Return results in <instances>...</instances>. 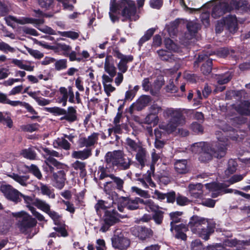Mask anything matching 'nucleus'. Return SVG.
<instances>
[{
    "mask_svg": "<svg viewBox=\"0 0 250 250\" xmlns=\"http://www.w3.org/2000/svg\"><path fill=\"white\" fill-rule=\"evenodd\" d=\"M165 118H169L167 125H160L159 128L167 131L168 133L176 132L182 137H186L189 134L185 129L177 127L183 126L186 123V119L181 108L167 107L163 111Z\"/></svg>",
    "mask_w": 250,
    "mask_h": 250,
    "instance_id": "f257e3e1",
    "label": "nucleus"
},
{
    "mask_svg": "<svg viewBox=\"0 0 250 250\" xmlns=\"http://www.w3.org/2000/svg\"><path fill=\"white\" fill-rule=\"evenodd\" d=\"M116 0H110V12L109 13L111 21L114 22L118 20L119 16L123 17V21L127 20L136 21L139 16L136 14L135 2L131 0H120L116 3Z\"/></svg>",
    "mask_w": 250,
    "mask_h": 250,
    "instance_id": "f03ea898",
    "label": "nucleus"
},
{
    "mask_svg": "<svg viewBox=\"0 0 250 250\" xmlns=\"http://www.w3.org/2000/svg\"><path fill=\"white\" fill-rule=\"evenodd\" d=\"M221 142L219 140L218 142L211 145L204 142H198L193 144L190 149L192 152L201 154L199 159L202 161H208L212 157L221 158L226 155L227 148L226 144Z\"/></svg>",
    "mask_w": 250,
    "mask_h": 250,
    "instance_id": "7ed1b4c3",
    "label": "nucleus"
},
{
    "mask_svg": "<svg viewBox=\"0 0 250 250\" xmlns=\"http://www.w3.org/2000/svg\"><path fill=\"white\" fill-rule=\"evenodd\" d=\"M188 227L193 233L207 240L209 235L214 232L215 224L210 220L193 216L190 218Z\"/></svg>",
    "mask_w": 250,
    "mask_h": 250,
    "instance_id": "20e7f679",
    "label": "nucleus"
},
{
    "mask_svg": "<svg viewBox=\"0 0 250 250\" xmlns=\"http://www.w3.org/2000/svg\"><path fill=\"white\" fill-rule=\"evenodd\" d=\"M104 162L106 167L116 166L122 170H127L130 168L132 161L126 157L122 150L109 151L104 156Z\"/></svg>",
    "mask_w": 250,
    "mask_h": 250,
    "instance_id": "39448f33",
    "label": "nucleus"
},
{
    "mask_svg": "<svg viewBox=\"0 0 250 250\" xmlns=\"http://www.w3.org/2000/svg\"><path fill=\"white\" fill-rule=\"evenodd\" d=\"M4 20L7 25L12 27L13 26V24L15 22L21 24L31 23L43 33L50 35L56 34L55 31L51 28L47 26L42 25L44 23V20L42 18L34 19L32 18L21 17L18 19L15 17L9 16L5 17Z\"/></svg>",
    "mask_w": 250,
    "mask_h": 250,
    "instance_id": "423d86ee",
    "label": "nucleus"
},
{
    "mask_svg": "<svg viewBox=\"0 0 250 250\" xmlns=\"http://www.w3.org/2000/svg\"><path fill=\"white\" fill-rule=\"evenodd\" d=\"M14 216L18 218L17 226L20 231L31 238L34 235L32 232L37 224L36 219L24 211L15 213Z\"/></svg>",
    "mask_w": 250,
    "mask_h": 250,
    "instance_id": "0eeeda50",
    "label": "nucleus"
},
{
    "mask_svg": "<svg viewBox=\"0 0 250 250\" xmlns=\"http://www.w3.org/2000/svg\"><path fill=\"white\" fill-rule=\"evenodd\" d=\"M44 153L43 156L45 158V165L43 166V169L46 172H53L54 167L58 169L63 166L62 164L57 161L54 157L60 158L62 157V154L58 152L50 149L48 148H43Z\"/></svg>",
    "mask_w": 250,
    "mask_h": 250,
    "instance_id": "6e6552de",
    "label": "nucleus"
},
{
    "mask_svg": "<svg viewBox=\"0 0 250 250\" xmlns=\"http://www.w3.org/2000/svg\"><path fill=\"white\" fill-rule=\"evenodd\" d=\"M160 158L159 156L155 152L152 153V161L153 164L150 165V169L147 170L146 173L144 174L142 176L140 174L136 173V177L137 178V180L140 182V184L144 188H149V187L155 188V184L152 181L151 176L153 175L155 167L154 164H155Z\"/></svg>",
    "mask_w": 250,
    "mask_h": 250,
    "instance_id": "1a4fd4ad",
    "label": "nucleus"
},
{
    "mask_svg": "<svg viewBox=\"0 0 250 250\" xmlns=\"http://www.w3.org/2000/svg\"><path fill=\"white\" fill-rule=\"evenodd\" d=\"M142 202H143V199L139 197L131 198L121 197L119 199L118 209L121 212H124L125 208L135 210L139 208V204Z\"/></svg>",
    "mask_w": 250,
    "mask_h": 250,
    "instance_id": "9d476101",
    "label": "nucleus"
},
{
    "mask_svg": "<svg viewBox=\"0 0 250 250\" xmlns=\"http://www.w3.org/2000/svg\"><path fill=\"white\" fill-rule=\"evenodd\" d=\"M126 216V215L118 213L115 209H109L106 210L104 216V225L102 227L101 230L103 232L106 231L110 226L118 222L120 218H123Z\"/></svg>",
    "mask_w": 250,
    "mask_h": 250,
    "instance_id": "9b49d317",
    "label": "nucleus"
},
{
    "mask_svg": "<svg viewBox=\"0 0 250 250\" xmlns=\"http://www.w3.org/2000/svg\"><path fill=\"white\" fill-rule=\"evenodd\" d=\"M59 92L57 102L59 104H62V106L66 105L67 100L71 103H75V95L72 87H61L59 89Z\"/></svg>",
    "mask_w": 250,
    "mask_h": 250,
    "instance_id": "f8f14e48",
    "label": "nucleus"
},
{
    "mask_svg": "<svg viewBox=\"0 0 250 250\" xmlns=\"http://www.w3.org/2000/svg\"><path fill=\"white\" fill-rule=\"evenodd\" d=\"M112 54L115 57L120 60L117 64V67L120 72L125 73L128 69L127 63L132 62L133 60V56L125 55L117 48L113 49Z\"/></svg>",
    "mask_w": 250,
    "mask_h": 250,
    "instance_id": "ddd939ff",
    "label": "nucleus"
},
{
    "mask_svg": "<svg viewBox=\"0 0 250 250\" xmlns=\"http://www.w3.org/2000/svg\"><path fill=\"white\" fill-rule=\"evenodd\" d=\"M0 191L6 199L15 203L21 201L22 194L10 185H1Z\"/></svg>",
    "mask_w": 250,
    "mask_h": 250,
    "instance_id": "4468645a",
    "label": "nucleus"
},
{
    "mask_svg": "<svg viewBox=\"0 0 250 250\" xmlns=\"http://www.w3.org/2000/svg\"><path fill=\"white\" fill-rule=\"evenodd\" d=\"M99 134L94 132L87 137H80L78 141V144L80 147L89 148L92 151L95 147V145L98 143Z\"/></svg>",
    "mask_w": 250,
    "mask_h": 250,
    "instance_id": "2eb2a0df",
    "label": "nucleus"
},
{
    "mask_svg": "<svg viewBox=\"0 0 250 250\" xmlns=\"http://www.w3.org/2000/svg\"><path fill=\"white\" fill-rule=\"evenodd\" d=\"M229 186V185H227L226 184L216 183L206 184V188L213 192L212 194L213 198L217 197L218 195L224 193L231 192L232 191L231 189L226 188V187Z\"/></svg>",
    "mask_w": 250,
    "mask_h": 250,
    "instance_id": "dca6fc26",
    "label": "nucleus"
},
{
    "mask_svg": "<svg viewBox=\"0 0 250 250\" xmlns=\"http://www.w3.org/2000/svg\"><path fill=\"white\" fill-rule=\"evenodd\" d=\"M62 166L58 168L54 167L53 172H47L48 174H53V177L55 181V187L58 189H62L64 186L65 178V173L64 171L62 169Z\"/></svg>",
    "mask_w": 250,
    "mask_h": 250,
    "instance_id": "f3484780",
    "label": "nucleus"
},
{
    "mask_svg": "<svg viewBox=\"0 0 250 250\" xmlns=\"http://www.w3.org/2000/svg\"><path fill=\"white\" fill-rule=\"evenodd\" d=\"M116 189L115 185L113 184L109 179H108L104 184V191L107 197L112 201V204H115V201L118 199V195L115 191Z\"/></svg>",
    "mask_w": 250,
    "mask_h": 250,
    "instance_id": "a211bd4d",
    "label": "nucleus"
},
{
    "mask_svg": "<svg viewBox=\"0 0 250 250\" xmlns=\"http://www.w3.org/2000/svg\"><path fill=\"white\" fill-rule=\"evenodd\" d=\"M112 243L113 247L120 250H125L127 249L129 245V240L123 236L115 235L112 239Z\"/></svg>",
    "mask_w": 250,
    "mask_h": 250,
    "instance_id": "6ab92c4d",
    "label": "nucleus"
},
{
    "mask_svg": "<svg viewBox=\"0 0 250 250\" xmlns=\"http://www.w3.org/2000/svg\"><path fill=\"white\" fill-rule=\"evenodd\" d=\"M231 10L229 4L222 2L220 4L214 6L212 9L211 16L215 19L219 18L227 12Z\"/></svg>",
    "mask_w": 250,
    "mask_h": 250,
    "instance_id": "aec40b11",
    "label": "nucleus"
},
{
    "mask_svg": "<svg viewBox=\"0 0 250 250\" xmlns=\"http://www.w3.org/2000/svg\"><path fill=\"white\" fill-rule=\"evenodd\" d=\"M134 235L139 237L141 240H145L152 235L150 229L142 226L134 227L132 229Z\"/></svg>",
    "mask_w": 250,
    "mask_h": 250,
    "instance_id": "412c9836",
    "label": "nucleus"
},
{
    "mask_svg": "<svg viewBox=\"0 0 250 250\" xmlns=\"http://www.w3.org/2000/svg\"><path fill=\"white\" fill-rule=\"evenodd\" d=\"M60 118V120H65L69 123H73L78 120L77 113L76 107L69 106L67 110L65 109V113Z\"/></svg>",
    "mask_w": 250,
    "mask_h": 250,
    "instance_id": "4be33fe9",
    "label": "nucleus"
},
{
    "mask_svg": "<svg viewBox=\"0 0 250 250\" xmlns=\"http://www.w3.org/2000/svg\"><path fill=\"white\" fill-rule=\"evenodd\" d=\"M188 188L189 194L192 199H200L203 197L202 185L201 184H190Z\"/></svg>",
    "mask_w": 250,
    "mask_h": 250,
    "instance_id": "5701e85b",
    "label": "nucleus"
},
{
    "mask_svg": "<svg viewBox=\"0 0 250 250\" xmlns=\"http://www.w3.org/2000/svg\"><path fill=\"white\" fill-rule=\"evenodd\" d=\"M187 28L188 31L185 34V38L186 40H189L195 36L200 28V25L195 22L189 21L187 24Z\"/></svg>",
    "mask_w": 250,
    "mask_h": 250,
    "instance_id": "b1692460",
    "label": "nucleus"
},
{
    "mask_svg": "<svg viewBox=\"0 0 250 250\" xmlns=\"http://www.w3.org/2000/svg\"><path fill=\"white\" fill-rule=\"evenodd\" d=\"M198 60L199 62L206 60V62L202 64L201 70L204 75L210 73L212 70V60L208 59L207 55L204 54L199 55Z\"/></svg>",
    "mask_w": 250,
    "mask_h": 250,
    "instance_id": "393cba45",
    "label": "nucleus"
},
{
    "mask_svg": "<svg viewBox=\"0 0 250 250\" xmlns=\"http://www.w3.org/2000/svg\"><path fill=\"white\" fill-rule=\"evenodd\" d=\"M174 167L179 174H185L188 171L187 160L185 159L174 160Z\"/></svg>",
    "mask_w": 250,
    "mask_h": 250,
    "instance_id": "a878e982",
    "label": "nucleus"
},
{
    "mask_svg": "<svg viewBox=\"0 0 250 250\" xmlns=\"http://www.w3.org/2000/svg\"><path fill=\"white\" fill-rule=\"evenodd\" d=\"M91 155L92 151L89 148H85L82 150L73 151L71 154L72 158L82 160H86L91 157Z\"/></svg>",
    "mask_w": 250,
    "mask_h": 250,
    "instance_id": "bb28decb",
    "label": "nucleus"
},
{
    "mask_svg": "<svg viewBox=\"0 0 250 250\" xmlns=\"http://www.w3.org/2000/svg\"><path fill=\"white\" fill-rule=\"evenodd\" d=\"M151 101L150 96L143 95L141 96L135 103L133 104V106L137 110L140 111L146 107Z\"/></svg>",
    "mask_w": 250,
    "mask_h": 250,
    "instance_id": "cd10ccee",
    "label": "nucleus"
},
{
    "mask_svg": "<svg viewBox=\"0 0 250 250\" xmlns=\"http://www.w3.org/2000/svg\"><path fill=\"white\" fill-rule=\"evenodd\" d=\"M53 146L55 148L63 149L65 150H69L71 148L70 143L63 136L54 140Z\"/></svg>",
    "mask_w": 250,
    "mask_h": 250,
    "instance_id": "c85d7f7f",
    "label": "nucleus"
},
{
    "mask_svg": "<svg viewBox=\"0 0 250 250\" xmlns=\"http://www.w3.org/2000/svg\"><path fill=\"white\" fill-rule=\"evenodd\" d=\"M182 212L181 211H175L169 214L171 220L170 230L171 231H173L174 228L180 226V224H177L182 222V218L181 216L182 215Z\"/></svg>",
    "mask_w": 250,
    "mask_h": 250,
    "instance_id": "c756f323",
    "label": "nucleus"
},
{
    "mask_svg": "<svg viewBox=\"0 0 250 250\" xmlns=\"http://www.w3.org/2000/svg\"><path fill=\"white\" fill-rule=\"evenodd\" d=\"M7 175L22 186L25 187L29 183L28 182L29 179V175H20L15 173H12Z\"/></svg>",
    "mask_w": 250,
    "mask_h": 250,
    "instance_id": "7c9ffc66",
    "label": "nucleus"
},
{
    "mask_svg": "<svg viewBox=\"0 0 250 250\" xmlns=\"http://www.w3.org/2000/svg\"><path fill=\"white\" fill-rule=\"evenodd\" d=\"M236 110L240 114L250 115V102L245 101L236 107Z\"/></svg>",
    "mask_w": 250,
    "mask_h": 250,
    "instance_id": "2f4dec72",
    "label": "nucleus"
},
{
    "mask_svg": "<svg viewBox=\"0 0 250 250\" xmlns=\"http://www.w3.org/2000/svg\"><path fill=\"white\" fill-rule=\"evenodd\" d=\"M188 227L186 225L180 223V226L174 228L173 230H174L176 232L175 237L182 240H186L187 235L185 234V232L188 230Z\"/></svg>",
    "mask_w": 250,
    "mask_h": 250,
    "instance_id": "473e14b6",
    "label": "nucleus"
},
{
    "mask_svg": "<svg viewBox=\"0 0 250 250\" xmlns=\"http://www.w3.org/2000/svg\"><path fill=\"white\" fill-rule=\"evenodd\" d=\"M239 241L233 239H227L221 245L222 250H237Z\"/></svg>",
    "mask_w": 250,
    "mask_h": 250,
    "instance_id": "72a5a7b5",
    "label": "nucleus"
},
{
    "mask_svg": "<svg viewBox=\"0 0 250 250\" xmlns=\"http://www.w3.org/2000/svg\"><path fill=\"white\" fill-rule=\"evenodd\" d=\"M136 154V159L141 167H144L147 161L146 151L143 147L139 149Z\"/></svg>",
    "mask_w": 250,
    "mask_h": 250,
    "instance_id": "f704fd0d",
    "label": "nucleus"
},
{
    "mask_svg": "<svg viewBox=\"0 0 250 250\" xmlns=\"http://www.w3.org/2000/svg\"><path fill=\"white\" fill-rule=\"evenodd\" d=\"M221 129L224 132H229V137L233 140H237L239 135L236 130L233 129L227 124H223L221 126Z\"/></svg>",
    "mask_w": 250,
    "mask_h": 250,
    "instance_id": "c9c22d12",
    "label": "nucleus"
},
{
    "mask_svg": "<svg viewBox=\"0 0 250 250\" xmlns=\"http://www.w3.org/2000/svg\"><path fill=\"white\" fill-rule=\"evenodd\" d=\"M126 148L127 150L131 152L132 151L137 152L139 149H141L142 146L137 143L135 141L129 138L126 139Z\"/></svg>",
    "mask_w": 250,
    "mask_h": 250,
    "instance_id": "e433bc0d",
    "label": "nucleus"
},
{
    "mask_svg": "<svg viewBox=\"0 0 250 250\" xmlns=\"http://www.w3.org/2000/svg\"><path fill=\"white\" fill-rule=\"evenodd\" d=\"M86 164L85 163L77 160L72 164V167L74 169L80 171V177L83 178L86 175V170L85 169Z\"/></svg>",
    "mask_w": 250,
    "mask_h": 250,
    "instance_id": "4c0bfd02",
    "label": "nucleus"
},
{
    "mask_svg": "<svg viewBox=\"0 0 250 250\" xmlns=\"http://www.w3.org/2000/svg\"><path fill=\"white\" fill-rule=\"evenodd\" d=\"M27 93L30 97L33 98L40 106L48 105L51 102L50 100L38 96L35 92H27Z\"/></svg>",
    "mask_w": 250,
    "mask_h": 250,
    "instance_id": "58836bf2",
    "label": "nucleus"
},
{
    "mask_svg": "<svg viewBox=\"0 0 250 250\" xmlns=\"http://www.w3.org/2000/svg\"><path fill=\"white\" fill-rule=\"evenodd\" d=\"M141 204L143 205V207L148 212H154L159 209V207L150 199L143 200V202H142Z\"/></svg>",
    "mask_w": 250,
    "mask_h": 250,
    "instance_id": "ea45409f",
    "label": "nucleus"
},
{
    "mask_svg": "<svg viewBox=\"0 0 250 250\" xmlns=\"http://www.w3.org/2000/svg\"><path fill=\"white\" fill-rule=\"evenodd\" d=\"M40 190L43 195H46L50 198H55V194L54 189L51 187L40 183Z\"/></svg>",
    "mask_w": 250,
    "mask_h": 250,
    "instance_id": "a19ab883",
    "label": "nucleus"
},
{
    "mask_svg": "<svg viewBox=\"0 0 250 250\" xmlns=\"http://www.w3.org/2000/svg\"><path fill=\"white\" fill-rule=\"evenodd\" d=\"M159 121V118L158 115H154L150 112L144 119L143 123L147 125H152L153 126L156 125Z\"/></svg>",
    "mask_w": 250,
    "mask_h": 250,
    "instance_id": "79ce46f5",
    "label": "nucleus"
},
{
    "mask_svg": "<svg viewBox=\"0 0 250 250\" xmlns=\"http://www.w3.org/2000/svg\"><path fill=\"white\" fill-rule=\"evenodd\" d=\"M104 68L105 71L111 77H115L116 74V68L113 63L109 62L108 58L105 59Z\"/></svg>",
    "mask_w": 250,
    "mask_h": 250,
    "instance_id": "37998d69",
    "label": "nucleus"
},
{
    "mask_svg": "<svg viewBox=\"0 0 250 250\" xmlns=\"http://www.w3.org/2000/svg\"><path fill=\"white\" fill-rule=\"evenodd\" d=\"M110 176L109 180L112 182L113 184L115 185L116 189L118 190H122L124 184V180L120 177L115 176L114 174H112Z\"/></svg>",
    "mask_w": 250,
    "mask_h": 250,
    "instance_id": "c03bdc74",
    "label": "nucleus"
},
{
    "mask_svg": "<svg viewBox=\"0 0 250 250\" xmlns=\"http://www.w3.org/2000/svg\"><path fill=\"white\" fill-rule=\"evenodd\" d=\"M164 85V82L159 80H156L151 86L150 93L153 96H157L158 92Z\"/></svg>",
    "mask_w": 250,
    "mask_h": 250,
    "instance_id": "a18cd8bd",
    "label": "nucleus"
},
{
    "mask_svg": "<svg viewBox=\"0 0 250 250\" xmlns=\"http://www.w3.org/2000/svg\"><path fill=\"white\" fill-rule=\"evenodd\" d=\"M58 34L62 37L69 38L73 40H75L79 37L80 32L73 31H59Z\"/></svg>",
    "mask_w": 250,
    "mask_h": 250,
    "instance_id": "49530a36",
    "label": "nucleus"
},
{
    "mask_svg": "<svg viewBox=\"0 0 250 250\" xmlns=\"http://www.w3.org/2000/svg\"><path fill=\"white\" fill-rule=\"evenodd\" d=\"M225 22L230 30H232L235 31L236 30L237 23L236 18L235 16H230L227 17Z\"/></svg>",
    "mask_w": 250,
    "mask_h": 250,
    "instance_id": "de8ad7c7",
    "label": "nucleus"
},
{
    "mask_svg": "<svg viewBox=\"0 0 250 250\" xmlns=\"http://www.w3.org/2000/svg\"><path fill=\"white\" fill-rule=\"evenodd\" d=\"M237 163L235 160L233 159H229L228 161V166L227 169L225 170V174L229 176L230 174H233L235 172Z\"/></svg>",
    "mask_w": 250,
    "mask_h": 250,
    "instance_id": "09e8293b",
    "label": "nucleus"
},
{
    "mask_svg": "<svg viewBox=\"0 0 250 250\" xmlns=\"http://www.w3.org/2000/svg\"><path fill=\"white\" fill-rule=\"evenodd\" d=\"M95 208L98 214L100 213L101 210L105 211L108 208L111 209L109 205L103 200H99L95 205Z\"/></svg>",
    "mask_w": 250,
    "mask_h": 250,
    "instance_id": "8fccbe9b",
    "label": "nucleus"
},
{
    "mask_svg": "<svg viewBox=\"0 0 250 250\" xmlns=\"http://www.w3.org/2000/svg\"><path fill=\"white\" fill-rule=\"evenodd\" d=\"M57 227L53 228V229L57 233V236L58 237H66L68 236V233L65 228L64 225H62L59 223L57 225Z\"/></svg>",
    "mask_w": 250,
    "mask_h": 250,
    "instance_id": "3c124183",
    "label": "nucleus"
},
{
    "mask_svg": "<svg viewBox=\"0 0 250 250\" xmlns=\"http://www.w3.org/2000/svg\"><path fill=\"white\" fill-rule=\"evenodd\" d=\"M155 29L152 28L147 30L145 35L139 40L138 42L139 46H142L144 43L148 41L153 35Z\"/></svg>",
    "mask_w": 250,
    "mask_h": 250,
    "instance_id": "603ef678",
    "label": "nucleus"
},
{
    "mask_svg": "<svg viewBox=\"0 0 250 250\" xmlns=\"http://www.w3.org/2000/svg\"><path fill=\"white\" fill-rule=\"evenodd\" d=\"M36 207L47 213L50 210V206L45 201L41 200H37L36 202Z\"/></svg>",
    "mask_w": 250,
    "mask_h": 250,
    "instance_id": "864d4df0",
    "label": "nucleus"
},
{
    "mask_svg": "<svg viewBox=\"0 0 250 250\" xmlns=\"http://www.w3.org/2000/svg\"><path fill=\"white\" fill-rule=\"evenodd\" d=\"M44 110L54 114L55 116L62 115L65 113V109L59 107H45Z\"/></svg>",
    "mask_w": 250,
    "mask_h": 250,
    "instance_id": "5fc2aeb1",
    "label": "nucleus"
},
{
    "mask_svg": "<svg viewBox=\"0 0 250 250\" xmlns=\"http://www.w3.org/2000/svg\"><path fill=\"white\" fill-rule=\"evenodd\" d=\"M21 154L24 158L30 160L35 159L37 155L32 148H28L22 150Z\"/></svg>",
    "mask_w": 250,
    "mask_h": 250,
    "instance_id": "6e6d98bb",
    "label": "nucleus"
},
{
    "mask_svg": "<svg viewBox=\"0 0 250 250\" xmlns=\"http://www.w3.org/2000/svg\"><path fill=\"white\" fill-rule=\"evenodd\" d=\"M26 168L29 172L33 174L38 179H41L42 178V174L36 165L32 164L30 166H26Z\"/></svg>",
    "mask_w": 250,
    "mask_h": 250,
    "instance_id": "4d7b16f0",
    "label": "nucleus"
},
{
    "mask_svg": "<svg viewBox=\"0 0 250 250\" xmlns=\"http://www.w3.org/2000/svg\"><path fill=\"white\" fill-rule=\"evenodd\" d=\"M166 47L173 52H178L179 48L176 44H175L170 39L166 38L164 41Z\"/></svg>",
    "mask_w": 250,
    "mask_h": 250,
    "instance_id": "13d9d810",
    "label": "nucleus"
},
{
    "mask_svg": "<svg viewBox=\"0 0 250 250\" xmlns=\"http://www.w3.org/2000/svg\"><path fill=\"white\" fill-rule=\"evenodd\" d=\"M66 59H60L54 62V67L56 70L61 71L65 69L67 67Z\"/></svg>",
    "mask_w": 250,
    "mask_h": 250,
    "instance_id": "bf43d9fd",
    "label": "nucleus"
},
{
    "mask_svg": "<svg viewBox=\"0 0 250 250\" xmlns=\"http://www.w3.org/2000/svg\"><path fill=\"white\" fill-rule=\"evenodd\" d=\"M231 79V75L229 73H226L223 75L217 76L216 79L219 84L223 85L228 83Z\"/></svg>",
    "mask_w": 250,
    "mask_h": 250,
    "instance_id": "052dcab7",
    "label": "nucleus"
},
{
    "mask_svg": "<svg viewBox=\"0 0 250 250\" xmlns=\"http://www.w3.org/2000/svg\"><path fill=\"white\" fill-rule=\"evenodd\" d=\"M57 49L58 51L62 52V54L66 56L68 53V52H70L71 50V47L64 43H58L57 45Z\"/></svg>",
    "mask_w": 250,
    "mask_h": 250,
    "instance_id": "680f3d73",
    "label": "nucleus"
},
{
    "mask_svg": "<svg viewBox=\"0 0 250 250\" xmlns=\"http://www.w3.org/2000/svg\"><path fill=\"white\" fill-rule=\"evenodd\" d=\"M247 1L246 0H239L237 1L233 2V5L235 9L240 12H244L247 5Z\"/></svg>",
    "mask_w": 250,
    "mask_h": 250,
    "instance_id": "e2e57ef3",
    "label": "nucleus"
},
{
    "mask_svg": "<svg viewBox=\"0 0 250 250\" xmlns=\"http://www.w3.org/2000/svg\"><path fill=\"white\" fill-rule=\"evenodd\" d=\"M65 57L69 58V60L71 62L77 61L78 62L82 61V58H80V52H77L75 51H70Z\"/></svg>",
    "mask_w": 250,
    "mask_h": 250,
    "instance_id": "0e129e2a",
    "label": "nucleus"
},
{
    "mask_svg": "<svg viewBox=\"0 0 250 250\" xmlns=\"http://www.w3.org/2000/svg\"><path fill=\"white\" fill-rule=\"evenodd\" d=\"M160 58L163 61H169L171 59L172 55L170 52L163 49L157 51Z\"/></svg>",
    "mask_w": 250,
    "mask_h": 250,
    "instance_id": "69168bd1",
    "label": "nucleus"
},
{
    "mask_svg": "<svg viewBox=\"0 0 250 250\" xmlns=\"http://www.w3.org/2000/svg\"><path fill=\"white\" fill-rule=\"evenodd\" d=\"M154 212V213L153 215V220L156 224L158 225L161 224L162 223L163 220L164 212L160 210L159 209H158Z\"/></svg>",
    "mask_w": 250,
    "mask_h": 250,
    "instance_id": "338daca9",
    "label": "nucleus"
},
{
    "mask_svg": "<svg viewBox=\"0 0 250 250\" xmlns=\"http://www.w3.org/2000/svg\"><path fill=\"white\" fill-rule=\"evenodd\" d=\"M237 250H250V239L239 241Z\"/></svg>",
    "mask_w": 250,
    "mask_h": 250,
    "instance_id": "774afa93",
    "label": "nucleus"
}]
</instances>
